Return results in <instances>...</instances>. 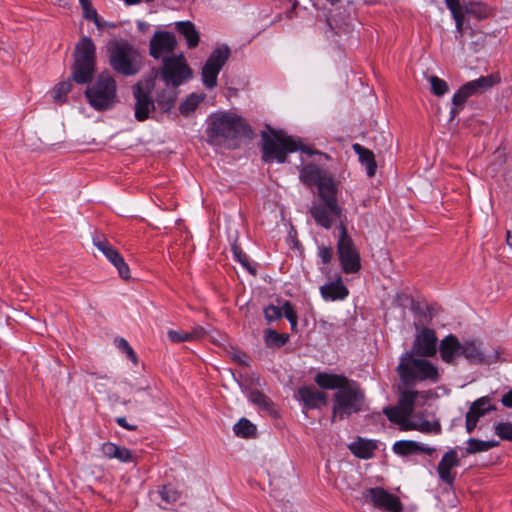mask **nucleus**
Returning a JSON list of instances; mask_svg holds the SVG:
<instances>
[{
	"label": "nucleus",
	"instance_id": "1",
	"mask_svg": "<svg viewBox=\"0 0 512 512\" xmlns=\"http://www.w3.org/2000/svg\"><path fill=\"white\" fill-rule=\"evenodd\" d=\"M417 391L407 390L401 393L396 406L386 407L384 414L387 418L397 424L402 431L416 430L425 434H439L441 425L438 421L430 422L420 416H412Z\"/></svg>",
	"mask_w": 512,
	"mask_h": 512
},
{
	"label": "nucleus",
	"instance_id": "2",
	"mask_svg": "<svg viewBox=\"0 0 512 512\" xmlns=\"http://www.w3.org/2000/svg\"><path fill=\"white\" fill-rule=\"evenodd\" d=\"M251 133L244 119L234 113H216L210 116L207 128L208 142L216 146L235 148V141Z\"/></svg>",
	"mask_w": 512,
	"mask_h": 512
},
{
	"label": "nucleus",
	"instance_id": "3",
	"mask_svg": "<svg viewBox=\"0 0 512 512\" xmlns=\"http://www.w3.org/2000/svg\"><path fill=\"white\" fill-rule=\"evenodd\" d=\"M262 139L263 160L265 162L276 160L279 163H283L286 161L288 153L298 150L308 155L317 153L310 148L303 147L300 142L286 135L283 131L271 130V134L263 133Z\"/></svg>",
	"mask_w": 512,
	"mask_h": 512
},
{
	"label": "nucleus",
	"instance_id": "4",
	"mask_svg": "<svg viewBox=\"0 0 512 512\" xmlns=\"http://www.w3.org/2000/svg\"><path fill=\"white\" fill-rule=\"evenodd\" d=\"M398 374L406 386H412L419 381L435 383L439 379V372L430 361L417 358L413 352H405L397 367Z\"/></svg>",
	"mask_w": 512,
	"mask_h": 512
},
{
	"label": "nucleus",
	"instance_id": "5",
	"mask_svg": "<svg viewBox=\"0 0 512 512\" xmlns=\"http://www.w3.org/2000/svg\"><path fill=\"white\" fill-rule=\"evenodd\" d=\"M109 62L120 74L131 76L142 67V57L137 49L126 41H114L108 45Z\"/></svg>",
	"mask_w": 512,
	"mask_h": 512
},
{
	"label": "nucleus",
	"instance_id": "6",
	"mask_svg": "<svg viewBox=\"0 0 512 512\" xmlns=\"http://www.w3.org/2000/svg\"><path fill=\"white\" fill-rule=\"evenodd\" d=\"M88 103L97 111L112 109L117 102V85L109 73H101L84 93Z\"/></svg>",
	"mask_w": 512,
	"mask_h": 512
},
{
	"label": "nucleus",
	"instance_id": "7",
	"mask_svg": "<svg viewBox=\"0 0 512 512\" xmlns=\"http://www.w3.org/2000/svg\"><path fill=\"white\" fill-rule=\"evenodd\" d=\"M364 393L355 381H351L333 395L332 419L342 420L361 410Z\"/></svg>",
	"mask_w": 512,
	"mask_h": 512
},
{
	"label": "nucleus",
	"instance_id": "8",
	"mask_svg": "<svg viewBox=\"0 0 512 512\" xmlns=\"http://www.w3.org/2000/svg\"><path fill=\"white\" fill-rule=\"evenodd\" d=\"M95 45L91 38L85 36L76 45L75 61L72 70V78L79 84L91 81L95 70Z\"/></svg>",
	"mask_w": 512,
	"mask_h": 512
},
{
	"label": "nucleus",
	"instance_id": "9",
	"mask_svg": "<svg viewBox=\"0 0 512 512\" xmlns=\"http://www.w3.org/2000/svg\"><path fill=\"white\" fill-rule=\"evenodd\" d=\"M337 255L341 269L346 274L357 273L361 269V260L352 238L343 223L339 226Z\"/></svg>",
	"mask_w": 512,
	"mask_h": 512
},
{
	"label": "nucleus",
	"instance_id": "10",
	"mask_svg": "<svg viewBox=\"0 0 512 512\" xmlns=\"http://www.w3.org/2000/svg\"><path fill=\"white\" fill-rule=\"evenodd\" d=\"M161 74L167 86L178 87L186 79L190 78L192 73L184 56L180 54L163 59Z\"/></svg>",
	"mask_w": 512,
	"mask_h": 512
},
{
	"label": "nucleus",
	"instance_id": "11",
	"mask_svg": "<svg viewBox=\"0 0 512 512\" xmlns=\"http://www.w3.org/2000/svg\"><path fill=\"white\" fill-rule=\"evenodd\" d=\"M230 56V49L226 45H222L210 54L202 68V82L208 89H213L217 86V76L222 67L227 62Z\"/></svg>",
	"mask_w": 512,
	"mask_h": 512
},
{
	"label": "nucleus",
	"instance_id": "12",
	"mask_svg": "<svg viewBox=\"0 0 512 512\" xmlns=\"http://www.w3.org/2000/svg\"><path fill=\"white\" fill-rule=\"evenodd\" d=\"M362 500L364 503H370L375 508L388 512H401L403 508L397 496L379 487L364 490L362 492Z\"/></svg>",
	"mask_w": 512,
	"mask_h": 512
},
{
	"label": "nucleus",
	"instance_id": "13",
	"mask_svg": "<svg viewBox=\"0 0 512 512\" xmlns=\"http://www.w3.org/2000/svg\"><path fill=\"white\" fill-rule=\"evenodd\" d=\"M311 215L315 222L325 229H330L334 223L339 222V226L343 223V211L337 201H322L311 208Z\"/></svg>",
	"mask_w": 512,
	"mask_h": 512
},
{
	"label": "nucleus",
	"instance_id": "14",
	"mask_svg": "<svg viewBox=\"0 0 512 512\" xmlns=\"http://www.w3.org/2000/svg\"><path fill=\"white\" fill-rule=\"evenodd\" d=\"M150 82L138 83L133 87L135 97V118L144 121L149 118L150 113L155 110V102L150 96Z\"/></svg>",
	"mask_w": 512,
	"mask_h": 512
},
{
	"label": "nucleus",
	"instance_id": "15",
	"mask_svg": "<svg viewBox=\"0 0 512 512\" xmlns=\"http://www.w3.org/2000/svg\"><path fill=\"white\" fill-rule=\"evenodd\" d=\"M177 40L174 34L168 31H156L149 44V53L154 59L169 57L176 48Z\"/></svg>",
	"mask_w": 512,
	"mask_h": 512
},
{
	"label": "nucleus",
	"instance_id": "16",
	"mask_svg": "<svg viewBox=\"0 0 512 512\" xmlns=\"http://www.w3.org/2000/svg\"><path fill=\"white\" fill-rule=\"evenodd\" d=\"M462 356L472 364H490L498 359V354H487L482 344L476 340H467L462 343Z\"/></svg>",
	"mask_w": 512,
	"mask_h": 512
},
{
	"label": "nucleus",
	"instance_id": "17",
	"mask_svg": "<svg viewBox=\"0 0 512 512\" xmlns=\"http://www.w3.org/2000/svg\"><path fill=\"white\" fill-rule=\"evenodd\" d=\"M94 245L117 268L123 279H129V267L119 252L105 239H94Z\"/></svg>",
	"mask_w": 512,
	"mask_h": 512
},
{
	"label": "nucleus",
	"instance_id": "18",
	"mask_svg": "<svg viewBox=\"0 0 512 512\" xmlns=\"http://www.w3.org/2000/svg\"><path fill=\"white\" fill-rule=\"evenodd\" d=\"M437 337L433 330L431 329H423L415 338L412 350L413 355L421 356V357H430L433 356L436 349Z\"/></svg>",
	"mask_w": 512,
	"mask_h": 512
},
{
	"label": "nucleus",
	"instance_id": "19",
	"mask_svg": "<svg viewBox=\"0 0 512 512\" xmlns=\"http://www.w3.org/2000/svg\"><path fill=\"white\" fill-rule=\"evenodd\" d=\"M460 460L456 449H450L446 452L440 460L437 473L439 478L448 485H452L455 479V474L452 473V469L458 466Z\"/></svg>",
	"mask_w": 512,
	"mask_h": 512
},
{
	"label": "nucleus",
	"instance_id": "20",
	"mask_svg": "<svg viewBox=\"0 0 512 512\" xmlns=\"http://www.w3.org/2000/svg\"><path fill=\"white\" fill-rule=\"evenodd\" d=\"M298 397L308 409L320 408L328 403L327 395L314 387L304 386L299 388Z\"/></svg>",
	"mask_w": 512,
	"mask_h": 512
},
{
	"label": "nucleus",
	"instance_id": "21",
	"mask_svg": "<svg viewBox=\"0 0 512 512\" xmlns=\"http://www.w3.org/2000/svg\"><path fill=\"white\" fill-rule=\"evenodd\" d=\"M441 359L448 364L454 363L455 360L462 356V343L452 334L442 339L439 347Z\"/></svg>",
	"mask_w": 512,
	"mask_h": 512
},
{
	"label": "nucleus",
	"instance_id": "22",
	"mask_svg": "<svg viewBox=\"0 0 512 512\" xmlns=\"http://www.w3.org/2000/svg\"><path fill=\"white\" fill-rule=\"evenodd\" d=\"M392 451L399 456L406 457L418 453H425L432 455L435 452V448L425 446L417 441L413 440H399L396 441L392 446Z\"/></svg>",
	"mask_w": 512,
	"mask_h": 512
},
{
	"label": "nucleus",
	"instance_id": "23",
	"mask_svg": "<svg viewBox=\"0 0 512 512\" xmlns=\"http://www.w3.org/2000/svg\"><path fill=\"white\" fill-rule=\"evenodd\" d=\"M314 381L323 389L339 391L352 380L343 375L321 372L315 376Z\"/></svg>",
	"mask_w": 512,
	"mask_h": 512
},
{
	"label": "nucleus",
	"instance_id": "24",
	"mask_svg": "<svg viewBox=\"0 0 512 512\" xmlns=\"http://www.w3.org/2000/svg\"><path fill=\"white\" fill-rule=\"evenodd\" d=\"M350 451L358 458L370 459L373 457L377 449V442L374 440L358 437L354 442L349 444Z\"/></svg>",
	"mask_w": 512,
	"mask_h": 512
},
{
	"label": "nucleus",
	"instance_id": "25",
	"mask_svg": "<svg viewBox=\"0 0 512 512\" xmlns=\"http://www.w3.org/2000/svg\"><path fill=\"white\" fill-rule=\"evenodd\" d=\"M479 94L480 93L476 90L471 81L460 87V89L452 97L453 107L450 111L451 117L453 118L458 114L459 109L464 105L469 97Z\"/></svg>",
	"mask_w": 512,
	"mask_h": 512
},
{
	"label": "nucleus",
	"instance_id": "26",
	"mask_svg": "<svg viewBox=\"0 0 512 512\" xmlns=\"http://www.w3.org/2000/svg\"><path fill=\"white\" fill-rule=\"evenodd\" d=\"M320 292L325 300L331 301L343 300L349 294V291L347 287L343 284L341 278L337 279L334 282H330L323 285L320 288Z\"/></svg>",
	"mask_w": 512,
	"mask_h": 512
},
{
	"label": "nucleus",
	"instance_id": "27",
	"mask_svg": "<svg viewBox=\"0 0 512 512\" xmlns=\"http://www.w3.org/2000/svg\"><path fill=\"white\" fill-rule=\"evenodd\" d=\"M321 201H337V185L334 179L326 172L316 184Z\"/></svg>",
	"mask_w": 512,
	"mask_h": 512
},
{
	"label": "nucleus",
	"instance_id": "28",
	"mask_svg": "<svg viewBox=\"0 0 512 512\" xmlns=\"http://www.w3.org/2000/svg\"><path fill=\"white\" fill-rule=\"evenodd\" d=\"M496 407L491 404V398L489 396H483L475 400L467 412L468 415L474 417L476 420L485 416L490 411H495Z\"/></svg>",
	"mask_w": 512,
	"mask_h": 512
},
{
	"label": "nucleus",
	"instance_id": "29",
	"mask_svg": "<svg viewBox=\"0 0 512 512\" xmlns=\"http://www.w3.org/2000/svg\"><path fill=\"white\" fill-rule=\"evenodd\" d=\"M177 31L182 34L189 48H195L200 40L199 33L194 24L190 21H180L176 23Z\"/></svg>",
	"mask_w": 512,
	"mask_h": 512
},
{
	"label": "nucleus",
	"instance_id": "30",
	"mask_svg": "<svg viewBox=\"0 0 512 512\" xmlns=\"http://www.w3.org/2000/svg\"><path fill=\"white\" fill-rule=\"evenodd\" d=\"M175 88L166 85L164 89L157 92L156 103L162 112H169L174 107L176 100Z\"/></svg>",
	"mask_w": 512,
	"mask_h": 512
},
{
	"label": "nucleus",
	"instance_id": "31",
	"mask_svg": "<svg viewBox=\"0 0 512 512\" xmlns=\"http://www.w3.org/2000/svg\"><path fill=\"white\" fill-rule=\"evenodd\" d=\"M353 150L358 155L359 161L366 166L368 176H374L377 166L373 152L357 143L353 145Z\"/></svg>",
	"mask_w": 512,
	"mask_h": 512
},
{
	"label": "nucleus",
	"instance_id": "32",
	"mask_svg": "<svg viewBox=\"0 0 512 512\" xmlns=\"http://www.w3.org/2000/svg\"><path fill=\"white\" fill-rule=\"evenodd\" d=\"M326 173L317 165L309 164L301 168L300 179L307 186L316 185L321 177Z\"/></svg>",
	"mask_w": 512,
	"mask_h": 512
},
{
	"label": "nucleus",
	"instance_id": "33",
	"mask_svg": "<svg viewBox=\"0 0 512 512\" xmlns=\"http://www.w3.org/2000/svg\"><path fill=\"white\" fill-rule=\"evenodd\" d=\"M463 6V11L469 17L483 20L491 16V9L482 2H469Z\"/></svg>",
	"mask_w": 512,
	"mask_h": 512
},
{
	"label": "nucleus",
	"instance_id": "34",
	"mask_svg": "<svg viewBox=\"0 0 512 512\" xmlns=\"http://www.w3.org/2000/svg\"><path fill=\"white\" fill-rule=\"evenodd\" d=\"M445 3L453 16L459 37H461L463 34L464 17L466 15L463 11V6L460 0H445Z\"/></svg>",
	"mask_w": 512,
	"mask_h": 512
},
{
	"label": "nucleus",
	"instance_id": "35",
	"mask_svg": "<svg viewBox=\"0 0 512 512\" xmlns=\"http://www.w3.org/2000/svg\"><path fill=\"white\" fill-rule=\"evenodd\" d=\"M289 340V335L286 333H278L273 329H267L264 332V341L269 348H280L284 346Z\"/></svg>",
	"mask_w": 512,
	"mask_h": 512
},
{
	"label": "nucleus",
	"instance_id": "36",
	"mask_svg": "<svg viewBox=\"0 0 512 512\" xmlns=\"http://www.w3.org/2000/svg\"><path fill=\"white\" fill-rule=\"evenodd\" d=\"M498 445L497 441H483L475 438H470L467 441L466 453L475 454L478 452L488 451Z\"/></svg>",
	"mask_w": 512,
	"mask_h": 512
},
{
	"label": "nucleus",
	"instance_id": "37",
	"mask_svg": "<svg viewBox=\"0 0 512 512\" xmlns=\"http://www.w3.org/2000/svg\"><path fill=\"white\" fill-rule=\"evenodd\" d=\"M233 430L237 436L243 438L253 437L256 434V426L246 418L240 419L234 425Z\"/></svg>",
	"mask_w": 512,
	"mask_h": 512
},
{
	"label": "nucleus",
	"instance_id": "38",
	"mask_svg": "<svg viewBox=\"0 0 512 512\" xmlns=\"http://www.w3.org/2000/svg\"><path fill=\"white\" fill-rule=\"evenodd\" d=\"M203 96L192 93L179 106L181 114L188 116L192 113L199 103L203 100Z\"/></svg>",
	"mask_w": 512,
	"mask_h": 512
},
{
	"label": "nucleus",
	"instance_id": "39",
	"mask_svg": "<svg viewBox=\"0 0 512 512\" xmlns=\"http://www.w3.org/2000/svg\"><path fill=\"white\" fill-rule=\"evenodd\" d=\"M248 399L258 407L267 411H272V401L262 392L258 390L250 391Z\"/></svg>",
	"mask_w": 512,
	"mask_h": 512
},
{
	"label": "nucleus",
	"instance_id": "40",
	"mask_svg": "<svg viewBox=\"0 0 512 512\" xmlns=\"http://www.w3.org/2000/svg\"><path fill=\"white\" fill-rule=\"evenodd\" d=\"M476 90L482 94L498 82V77L494 75L482 76L476 80L471 81Z\"/></svg>",
	"mask_w": 512,
	"mask_h": 512
},
{
	"label": "nucleus",
	"instance_id": "41",
	"mask_svg": "<svg viewBox=\"0 0 512 512\" xmlns=\"http://www.w3.org/2000/svg\"><path fill=\"white\" fill-rule=\"evenodd\" d=\"M428 81L431 86V92L436 96H443L449 90L447 82L437 76H429Z\"/></svg>",
	"mask_w": 512,
	"mask_h": 512
},
{
	"label": "nucleus",
	"instance_id": "42",
	"mask_svg": "<svg viewBox=\"0 0 512 512\" xmlns=\"http://www.w3.org/2000/svg\"><path fill=\"white\" fill-rule=\"evenodd\" d=\"M72 89L71 81L60 82L52 90V97L55 101L64 102L67 94Z\"/></svg>",
	"mask_w": 512,
	"mask_h": 512
},
{
	"label": "nucleus",
	"instance_id": "43",
	"mask_svg": "<svg viewBox=\"0 0 512 512\" xmlns=\"http://www.w3.org/2000/svg\"><path fill=\"white\" fill-rule=\"evenodd\" d=\"M495 434L502 440L512 441V424L509 422H499L494 426Z\"/></svg>",
	"mask_w": 512,
	"mask_h": 512
},
{
	"label": "nucleus",
	"instance_id": "44",
	"mask_svg": "<svg viewBox=\"0 0 512 512\" xmlns=\"http://www.w3.org/2000/svg\"><path fill=\"white\" fill-rule=\"evenodd\" d=\"M282 309V316L284 315L287 320L290 322L291 329L294 331L297 327L298 317L297 314L291 305L290 302L285 301L284 304L281 307Z\"/></svg>",
	"mask_w": 512,
	"mask_h": 512
},
{
	"label": "nucleus",
	"instance_id": "45",
	"mask_svg": "<svg viewBox=\"0 0 512 512\" xmlns=\"http://www.w3.org/2000/svg\"><path fill=\"white\" fill-rule=\"evenodd\" d=\"M264 317L268 323H272L282 318L281 307L275 305H268L264 308Z\"/></svg>",
	"mask_w": 512,
	"mask_h": 512
},
{
	"label": "nucleus",
	"instance_id": "46",
	"mask_svg": "<svg viewBox=\"0 0 512 512\" xmlns=\"http://www.w3.org/2000/svg\"><path fill=\"white\" fill-rule=\"evenodd\" d=\"M115 344L119 350L124 352L126 356L133 361L134 363H137V356L130 346V344L124 339V338H117L115 340Z\"/></svg>",
	"mask_w": 512,
	"mask_h": 512
},
{
	"label": "nucleus",
	"instance_id": "47",
	"mask_svg": "<svg viewBox=\"0 0 512 512\" xmlns=\"http://www.w3.org/2000/svg\"><path fill=\"white\" fill-rule=\"evenodd\" d=\"M162 500L167 503H174L179 499V493L171 486H163L159 491Z\"/></svg>",
	"mask_w": 512,
	"mask_h": 512
},
{
	"label": "nucleus",
	"instance_id": "48",
	"mask_svg": "<svg viewBox=\"0 0 512 512\" xmlns=\"http://www.w3.org/2000/svg\"><path fill=\"white\" fill-rule=\"evenodd\" d=\"M188 332L170 329L167 331L168 339L175 344L189 342Z\"/></svg>",
	"mask_w": 512,
	"mask_h": 512
},
{
	"label": "nucleus",
	"instance_id": "49",
	"mask_svg": "<svg viewBox=\"0 0 512 512\" xmlns=\"http://www.w3.org/2000/svg\"><path fill=\"white\" fill-rule=\"evenodd\" d=\"M114 459L122 463L132 462L134 460L132 452L123 446H117V451L115 452Z\"/></svg>",
	"mask_w": 512,
	"mask_h": 512
},
{
	"label": "nucleus",
	"instance_id": "50",
	"mask_svg": "<svg viewBox=\"0 0 512 512\" xmlns=\"http://www.w3.org/2000/svg\"><path fill=\"white\" fill-rule=\"evenodd\" d=\"M188 335L189 342L198 341L206 335V330L203 327L197 325L188 332Z\"/></svg>",
	"mask_w": 512,
	"mask_h": 512
},
{
	"label": "nucleus",
	"instance_id": "51",
	"mask_svg": "<svg viewBox=\"0 0 512 512\" xmlns=\"http://www.w3.org/2000/svg\"><path fill=\"white\" fill-rule=\"evenodd\" d=\"M117 446L118 445L112 442H106L102 444L101 451L106 458L114 459L115 452L117 451Z\"/></svg>",
	"mask_w": 512,
	"mask_h": 512
},
{
	"label": "nucleus",
	"instance_id": "52",
	"mask_svg": "<svg viewBox=\"0 0 512 512\" xmlns=\"http://www.w3.org/2000/svg\"><path fill=\"white\" fill-rule=\"evenodd\" d=\"M235 258L248 270L250 269V264L248 261V257L236 246H233L232 248Z\"/></svg>",
	"mask_w": 512,
	"mask_h": 512
},
{
	"label": "nucleus",
	"instance_id": "53",
	"mask_svg": "<svg viewBox=\"0 0 512 512\" xmlns=\"http://www.w3.org/2000/svg\"><path fill=\"white\" fill-rule=\"evenodd\" d=\"M332 248L331 247H320L319 248V257L321 258L322 262L327 264L332 259Z\"/></svg>",
	"mask_w": 512,
	"mask_h": 512
},
{
	"label": "nucleus",
	"instance_id": "54",
	"mask_svg": "<svg viewBox=\"0 0 512 512\" xmlns=\"http://www.w3.org/2000/svg\"><path fill=\"white\" fill-rule=\"evenodd\" d=\"M84 11V16L87 18V19H90V20H93V22H97V12L96 10L92 7V5L86 7L83 9Z\"/></svg>",
	"mask_w": 512,
	"mask_h": 512
},
{
	"label": "nucleus",
	"instance_id": "55",
	"mask_svg": "<svg viewBox=\"0 0 512 512\" xmlns=\"http://www.w3.org/2000/svg\"><path fill=\"white\" fill-rule=\"evenodd\" d=\"M478 420L466 414V430L471 433L477 426Z\"/></svg>",
	"mask_w": 512,
	"mask_h": 512
},
{
	"label": "nucleus",
	"instance_id": "56",
	"mask_svg": "<svg viewBox=\"0 0 512 512\" xmlns=\"http://www.w3.org/2000/svg\"><path fill=\"white\" fill-rule=\"evenodd\" d=\"M501 402L504 406L512 408V391L503 395Z\"/></svg>",
	"mask_w": 512,
	"mask_h": 512
},
{
	"label": "nucleus",
	"instance_id": "57",
	"mask_svg": "<svg viewBox=\"0 0 512 512\" xmlns=\"http://www.w3.org/2000/svg\"><path fill=\"white\" fill-rule=\"evenodd\" d=\"M116 422L123 428L127 429V430H135L136 429V426L134 425H129L126 421V419L124 417H119L116 419Z\"/></svg>",
	"mask_w": 512,
	"mask_h": 512
},
{
	"label": "nucleus",
	"instance_id": "58",
	"mask_svg": "<svg viewBox=\"0 0 512 512\" xmlns=\"http://www.w3.org/2000/svg\"><path fill=\"white\" fill-rule=\"evenodd\" d=\"M234 358L241 364H246V355L241 354L238 356H234Z\"/></svg>",
	"mask_w": 512,
	"mask_h": 512
},
{
	"label": "nucleus",
	"instance_id": "59",
	"mask_svg": "<svg viewBox=\"0 0 512 512\" xmlns=\"http://www.w3.org/2000/svg\"><path fill=\"white\" fill-rule=\"evenodd\" d=\"M79 2H80V5H81L82 9H84V8H86V7L91 5L89 0H79Z\"/></svg>",
	"mask_w": 512,
	"mask_h": 512
},
{
	"label": "nucleus",
	"instance_id": "60",
	"mask_svg": "<svg viewBox=\"0 0 512 512\" xmlns=\"http://www.w3.org/2000/svg\"><path fill=\"white\" fill-rule=\"evenodd\" d=\"M140 2V0H125V3L127 5H134V4H138Z\"/></svg>",
	"mask_w": 512,
	"mask_h": 512
},
{
	"label": "nucleus",
	"instance_id": "61",
	"mask_svg": "<svg viewBox=\"0 0 512 512\" xmlns=\"http://www.w3.org/2000/svg\"><path fill=\"white\" fill-rule=\"evenodd\" d=\"M507 243L512 247V235L509 232L507 234Z\"/></svg>",
	"mask_w": 512,
	"mask_h": 512
},
{
	"label": "nucleus",
	"instance_id": "62",
	"mask_svg": "<svg viewBox=\"0 0 512 512\" xmlns=\"http://www.w3.org/2000/svg\"><path fill=\"white\" fill-rule=\"evenodd\" d=\"M55 1H56L57 3H59L60 5H62V6H65V5H67V4H68V1H69V0H55Z\"/></svg>",
	"mask_w": 512,
	"mask_h": 512
},
{
	"label": "nucleus",
	"instance_id": "63",
	"mask_svg": "<svg viewBox=\"0 0 512 512\" xmlns=\"http://www.w3.org/2000/svg\"><path fill=\"white\" fill-rule=\"evenodd\" d=\"M94 23H95V25H96L98 28H100V27L102 26V25H101V23H100V21H99V18H98V17H97V22H94Z\"/></svg>",
	"mask_w": 512,
	"mask_h": 512
}]
</instances>
